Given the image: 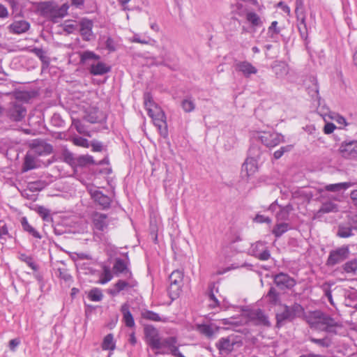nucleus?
<instances>
[{
    "label": "nucleus",
    "instance_id": "f257e3e1",
    "mask_svg": "<svg viewBox=\"0 0 357 357\" xmlns=\"http://www.w3.org/2000/svg\"><path fill=\"white\" fill-rule=\"evenodd\" d=\"M305 319L311 329L333 335H337V329L342 327L341 323L321 310L309 312Z\"/></svg>",
    "mask_w": 357,
    "mask_h": 357
},
{
    "label": "nucleus",
    "instance_id": "f03ea898",
    "mask_svg": "<svg viewBox=\"0 0 357 357\" xmlns=\"http://www.w3.org/2000/svg\"><path fill=\"white\" fill-rule=\"evenodd\" d=\"M144 106L148 115L152 119L154 125L158 128L161 136L167 137L168 135L166 116L163 110L155 104L150 93L144 94Z\"/></svg>",
    "mask_w": 357,
    "mask_h": 357
},
{
    "label": "nucleus",
    "instance_id": "7ed1b4c3",
    "mask_svg": "<svg viewBox=\"0 0 357 357\" xmlns=\"http://www.w3.org/2000/svg\"><path fill=\"white\" fill-rule=\"evenodd\" d=\"M39 9L41 15L56 23L58 22L59 20L63 18L68 15L69 4L65 3L61 6H59L54 1H47L42 2L40 4Z\"/></svg>",
    "mask_w": 357,
    "mask_h": 357
},
{
    "label": "nucleus",
    "instance_id": "20e7f679",
    "mask_svg": "<svg viewBox=\"0 0 357 357\" xmlns=\"http://www.w3.org/2000/svg\"><path fill=\"white\" fill-rule=\"evenodd\" d=\"M282 310L276 315V326L280 328L287 322L293 321L296 318L300 317L304 312L303 307L298 303L291 305H281Z\"/></svg>",
    "mask_w": 357,
    "mask_h": 357
},
{
    "label": "nucleus",
    "instance_id": "39448f33",
    "mask_svg": "<svg viewBox=\"0 0 357 357\" xmlns=\"http://www.w3.org/2000/svg\"><path fill=\"white\" fill-rule=\"evenodd\" d=\"M350 247L349 245H342L330 250L326 261L328 267H333L347 260L350 256Z\"/></svg>",
    "mask_w": 357,
    "mask_h": 357
},
{
    "label": "nucleus",
    "instance_id": "423d86ee",
    "mask_svg": "<svg viewBox=\"0 0 357 357\" xmlns=\"http://www.w3.org/2000/svg\"><path fill=\"white\" fill-rule=\"evenodd\" d=\"M6 114L11 121L19 122L25 117L26 109L20 101L16 100L10 102Z\"/></svg>",
    "mask_w": 357,
    "mask_h": 357
},
{
    "label": "nucleus",
    "instance_id": "0eeeda50",
    "mask_svg": "<svg viewBox=\"0 0 357 357\" xmlns=\"http://www.w3.org/2000/svg\"><path fill=\"white\" fill-rule=\"evenodd\" d=\"M257 138L268 148H273L285 142L282 135L274 131L259 132Z\"/></svg>",
    "mask_w": 357,
    "mask_h": 357
},
{
    "label": "nucleus",
    "instance_id": "6e6552de",
    "mask_svg": "<svg viewBox=\"0 0 357 357\" xmlns=\"http://www.w3.org/2000/svg\"><path fill=\"white\" fill-rule=\"evenodd\" d=\"M144 335L147 344L152 349H161V340L160 334L156 328L152 325H147L144 327Z\"/></svg>",
    "mask_w": 357,
    "mask_h": 357
},
{
    "label": "nucleus",
    "instance_id": "1a4fd4ad",
    "mask_svg": "<svg viewBox=\"0 0 357 357\" xmlns=\"http://www.w3.org/2000/svg\"><path fill=\"white\" fill-rule=\"evenodd\" d=\"M339 152L340 155L347 159L357 158V141H344L341 143Z\"/></svg>",
    "mask_w": 357,
    "mask_h": 357
},
{
    "label": "nucleus",
    "instance_id": "9d476101",
    "mask_svg": "<svg viewBox=\"0 0 357 357\" xmlns=\"http://www.w3.org/2000/svg\"><path fill=\"white\" fill-rule=\"evenodd\" d=\"M249 252L251 255L255 257L261 261H266L270 257L271 254L265 243L262 241H257L252 244Z\"/></svg>",
    "mask_w": 357,
    "mask_h": 357
},
{
    "label": "nucleus",
    "instance_id": "9b49d317",
    "mask_svg": "<svg viewBox=\"0 0 357 357\" xmlns=\"http://www.w3.org/2000/svg\"><path fill=\"white\" fill-rule=\"evenodd\" d=\"M275 284L280 289H290L296 285V280L288 274L280 273L273 277Z\"/></svg>",
    "mask_w": 357,
    "mask_h": 357
},
{
    "label": "nucleus",
    "instance_id": "f8f14e48",
    "mask_svg": "<svg viewBox=\"0 0 357 357\" xmlns=\"http://www.w3.org/2000/svg\"><path fill=\"white\" fill-rule=\"evenodd\" d=\"M127 277V280H119L114 285L113 289H109V293L112 296H116L121 291L128 290L137 286V282L132 278Z\"/></svg>",
    "mask_w": 357,
    "mask_h": 357
},
{
    "label": "nucleus",
    "instance_id": "ddd939ff",
    "mask_svg": "<svg viewBox=\"0 0 357 357\" xmlns=\"http://www.w3.org/2000/svg\"><path fill=\"white\" fill-rule=\"evenodd\" d=\"M89 194L94 202L98 204L102 209L106 210L110 208L112 199L97 189H90Z\"/></svg>",
    "mask_w": 357,
    "mask_h": 357
},
{
    "label": "nucleus",
    "instance_id": "4468645a",
    "mask_svg": "<svg viewBox=\"0 0 357 357\" xmlns=\"http://www.w3.org/2000/svg\"><path fill=\"white\" fill-rule=\"evenodd\" d=\"M235 344L236 341L234 337L228 336L221 337L215 345L220 354H229L233 351Z\"/></svg>",
    "mask_w": 357,
    "mask_h": 357
},
{
    "label": "nucleus",
    "instance_id": "2eb2a0df",
    "mask_svg": "<svg viewBox=\"0 0 357 357\" xmlns=\"http://www.w3.org/2000/svg\"><path fill=\"white\" fill-rule=\"evenodd\" d=\"M128 266V260L125 261L121 258H116L113 266V271L114 274L116 276H119L120 274H124L126 276H129V278H131L132 274L129 270Z\"/></svg>",
    "mask_w": 357,
    "mask_h": 357
},
{
    "label": "nucleus",
    "instance_id": "dca6fc26",
    "mask_svg": "<svg viewBox=\"0 0 357 357\" xmlns=\"http://www.w3.org/2000/svg\"><path fill=\"white\" fill-rule=\"evenodd\" d=\"M79 31L83 40L89 41L92 36V28L93 26L92 20L82 19L79 22Z\"/></svg>",
    "mask_w": 357,
    "mask_h": 357
},
{
    "label": "nucleus",
    "instance_id": "f3484780",
    "mask_svg": "<svg viewBox=\"0 0 357 357\" xmlns=\"http://www.w3.org/2000/svg\"><path fill=\"white\" fill-rule=\"evenodd\" d=\"M235 68L237 71L241 72L245 77H249L251 75H255L257 73V69L247 61L237 62Z\"/></svg>",
    "mask_w": 357,
    "mask_h": 357
},
{
    "label": "nucleus",
    "instance_id": "a211bd4d",
    "mask_svg": "<svg viewBox=\"0 0 357 357\" xmlns=\"http://www.w3.org/2000/svg\"><path fill=\"white\" fill-rule=\"evenodd\" d=\"M249 317L250 319L256 321L257 324L266 326H271L268 317L265 314L264 311L260 309L252 310L249 314Z\"/></svg>",
    "mask_w": 357,
    "mask_h": 357
},
{
    "label": "nucleus",
    "instance_id": "6ab92c4d",
    "mask_svg": "<svg viewBox=\"0 0 357 357\" xmlns=\"http://www.w3.org/2000/svg\"><path fill=\"white\" fill-rule=\"evenodd\" d=\"M93 223L96 229L103 231L108 226L107 215L96 212L93 215Z\"/></svg>",
    "mask_w": 357,
    "mask_h": 357
},
{
    "label": "nucleus",
    "instance_id": "aec40b11",
    "mask_svg": "<svg viewBox=\"0 0 357 357\" xmlns=\"http://www.w3.org/2000/svg\"><path fill=\"white\" fill-rule=\"evenodd\" d=\"M89 73L95 76L103 75L111 70V67L106 63L98 61L90 66Z\"/></svg>",
    "mask_w": 357,
    "mask_h": 357
},
{
    "label": "nucleus",
    "instance_id": "412c9836",
    "mask_svg": "<svg viewBox=\"0 0 357 357\" xmlns=\"http://www.w3.org/2000/svg\"><path fill=\"white\" fill-rule=\"evenodd\" d=\"M29 28V23L25 20L15 21L8 26L9 31L16 34L25 33Z\"/></svg>",
    "mask_w": 357,
    "mask_h": 357
},
{
    "label": "nucleus",
    "instance_id": "4be33fe9",
    "mask_svg": "<svg viewBox=\"0 0 357 357\" xmlns=\"http://www.w3.org/2000/svg\"><path fill=\"white\" fill-rule=\"evenodd\" d=\"M52 151V146L44 142L33 144L30 151L35 156L50 154Z\"/></svg>",
    "mask_w": 357,
    "mask_h": 357
},
{
    "label": "nucleus",
    "instance_id": "5701e85b",
    "mask_svg": "<svg viewBox=\"0 0 357 357\" xmlns=\"http://www.w3.org/2000/svg\"><path fill=\"white\" fill-rule=\"evenodd\" d=\"M121 312L123 314V321L126 326L133 328L135 326V320L132 314L130 311V307L128 303H123L121 307Z\"/></svg>",
    "mask_w": 357,
    "mask_h": 357
},
{
    "label": "nucleus",
    "instance_id": "b1692460",
    "mask_svg": "<svg viewBox=\"0 0 357 357\" xmlns=\"http://www.w3.org/2000/svg\"><path fill=\"white\" fill-rule=\"evenodd\" d=\"M141 317L142 319L147 321L166 323L167 318L164 316H160L159 314L146 309H144L141 312Z\"/></svg>",
    "mask_w": 357,
    "mask_h": 357
},
{
    "label": "nucleus",
    "instance_id": "393cba45",
    "mask_svg": "<svg viewBox=\"0 0 357 357\" xmlns=\"http://www.w3.org/2000/svg\"><path fill=\"white\" fill-rule=\"evenodd\" d=\"M336 235L340 238H347L354 236V233L351 225L347 222L338 225Z\"/></svg>",
    "mask_w": 357,
    "mask_h": 357
},
{
    "label": "nucleus",
    "instance_id": "a878e982",
    "mask_svg": "<svg viewBox=\"0 0 357 357\" xmlns=\"http://www.w3.org/2000/svg\"><path fill=\"white\" fill-rule=\"evenodd\" d=\"M198 331L208 338H211L218 331L219 328L213 324H199Z\"/></svg>",
    "mask_w": 357,
    "mask_h": 357
},
{
    "label": "nucleus",
    "instance_id": "bb28decb",
    "mask_svg": "<svg viewBox=\"0 0 357 357\" xmlns=\"http://www.w3.org/2000/svg\"><path fill=\"white\" fill-rule=\"evenodd\" d=\"M36 167L37 165L36 161V156L29 151L26 154L24 157V161L22 166V172H28L31 169H36Z\"/></svg>",
    "mask_w": 357,
    "mask_h": 357
},
{
    "label": "nucleus",
    "instance_id": "cd10ccee",
    "mask_svg": "<svg viewBox=\"0 0 357 357\" xmlns=\"http://www.w3.org/2000/svg\"><path fill=\"white\" fill-rule=\"evenodd\" d=\"M257 169L256 162L252 159H247L242 165V173L245 172L247 176L253 174Z\"/></svg>",
    "mask_w": 357,
    "mask_h": 357
},
{
    "label": "nucleus",
    "instance_id": "c85d7f7f",
    "mask_svg": "<svg viewBox=\"0 0 357 357\" xmlns=\"http://www.w3.org/2000/svg\"><path fill=\"white\" fill-rule=\"evenodd\" d=\"M342 271L347 274L355 275L357 273V259L354 258L346 261L341 266Z\"/></svg>",
    "mask_w": 357,
    "mask_h": 357
},
{
    "label": "nucleus",
    "instance_id": "c756f323",
    "mask_svg": "<svg viewBox=\"0 0 357 357\" xmlns=\"http://www.w3.org/2000/svg\"><path fill=\"white\" fill-rule=\"evenodd\" d=\"M293 211L291 204H287L285 206H280V211L276 214L278 221L287 220L290 213Z\"/></svg>",
    "mask_w": 357,
    "mask_h": 357
},
{
    "label": "nucleus",
    "instance_id": "7c9ffc66",
    "mask_svg": "<svg viewBox=\"0 0 357 357\" xmlns=\"http://www.w3.org/2000/svg\"><path fill=\"white\" fill-rule=\"evenodd\" d=\"M353 185L354 183L351 182L337 183L327 185L325 186V189L326 190L329 192H338L342 190H347L349 188L351 187Z\"/></svg>",
    "mask_w": 357,
    "mask_h": 357
},
{
    "label": "nucleus",
    "instance_id": "2f4dec72",
    "mask_svg": "<svg viewBox=\"0 0 357 357\" xmlns=\"http://www.w3.org/2000/svg\"><path fill=\"white\" fill-rule=\"evenodd\" d=\"M21 225L22 229L28 232L29 234L33 236L34 238L40 239L42 238L41 235L39 234L38 231H36L31 225L28 222L27 218L26 217H23L21 220Z\"/></svg>",
    "mask_w": 357,
    "mask_h": 357
},
{
    "label": "nucleus",
    "instance_id": "473e14b6",
    "mask_svg": "<svg viewBox=\"0 0 357 357\" xmlns=\"http://www.w3.org/2000/svg\"><path fill=\"white\" fill-rule=\"evenodd\" d=\"M309 340L322 348H328L332 344L331 338L328 335H326L323 338L319 339L313 337H309Z\"/></svg>",
    "mask_w": 357,
    "mask_h": 357
},
{
    "label": "nucleus",
    "instance_id": "72a5a7b5",
    "mask_svg": "<svg viewBox=\"0 0 357 357\" xmlns=\"http://www.w3.org/2000/svg\"><path fill=\"white\" fill-rule=\"evenodd\" d=\"M334 284V282H326L321 285V289L324 293V295L328 298V302L333 306H335V303L333 301V296H332V290L331 287Z\"/></svg>",
    "mask_w": 357,
    "mask_h": 357
},
{
    "label": "nucleus",
    "instance_id": "f704fd0d",
    "mask_svg": "<svg viewBox=\"0 0 357 357\" xmlns=\"http://www.w3.org/2000/svg\"><path fill=\"white\" fill-rule=\"evenodd\" d=\"M290 229L289 225L286 222L277 223L272 229V234L276 237H280Z\"/></svg>",
    "mask_w": 357,
    "mask_h": 357
},
{
    "label": "nucleus",
    "instance_id": "c9c22d12",
    "mask_svg": "<svg viewBox=\"0 0 357 357\" xmlns=\"http://www.w3.org/2000/svg\"><path fill=\"white\" fill-rule=\"evenodd\" d=\"M181 287L182 285L181 284L169 283L167 291L169 296L172 301L176 299L179 296L181 292Z\"/></svg>",
    "mask_w": 357,
    "mask_h": 357
},
{
    "label": "nucleus",
    "instance_id": "e433bc0d",
    "mask_svg": "<svg viewBox=\"0 0 357 357\" xmlns=\"http://www.w3.org/2000/svg\"><path fill=\"white\" fill-rule=\"evenodd\" d=\"M115 343L114 342V336L112 333L107 335L102 341V349L103 350L113 351L115 349Z\"/></svg>",
    "mask_w": 357,
    "mask_h": 357
},
{
    "label": "nucleus",
    "instance_id": "4c0bfd02",
    "mask_svg": "<svg viewBox=\"0 0 357 357\" xmlns=\"http://www.w3.org/2000/svg\"><path fill=\"white\" fill-rule=\"evenodd\" d=\"M246 20L253 26H260L262 24L261 18L255 12H248L246 13Z\"/></svg>",
    "mask_w": 357,
    "mask_h": 357
},
{
    "label": "nucleus",
    "instance_id": "58836bf2",
    "mask_svg": "<svg viewBox=\"0 0 357 357\" xmlns=\"http://www.w3.org/2000/svg\"><path fill=\"white\" fill-rule=\"evenodd\" d=\"M183 274L178 270L174 271L169 277V283L182 285Z\"/></svg>",
    "mask_w": 357,
    "mask_h": 357
},
{
    "label": "nucleus",
    "instance_id": "ea45409f",
    "mask_svg": "<svg viewBox=\"0 0 357 357\" xmlns=\"http://www.w3.org/2000/svg\"><path fill=\"white\" fill-rule=\"evenodd\" d=\"M266 297L268 302L273 305H277L280 302V295L274 287H271Z\"/></svg>",
    "mask_w": 357,
    "mask_h": 357
},
{
    "label": "nucleus",
    "instance_id": "a19ab883",
    "mask_svg": "<svg viewBox=\"0 0 357 357\" xmlns=\"http://www.w3.org/2000/svg\"><path fill=\"white\" fill-rule=\"evenodd\" d=\"M112 279V274L111 273V270L108 266H103L102 273L100 275V278L99 280V283L102 284H105L109 282Z\"/></svg>",
    "mask_w": 357,
    "mask_h": 357
},
{
    "label": "nucleus",
    "instance_id": "79ce46f5",
    "mask_svg": "<svg viewBox=\"0 0 357 357\" xmlns=\"http://www.w3.org/2000/svg\"><path fill=\"white\" fill-rule=\"evenodd\" d=\"M232 12L239 15H243L246 12L245 3L243 0H236V2L232 4Z\"/></svg>",
    "mask_w": 357,
    "mask_h": 357
},
{
    "label": "nucleus",
    "instance_id": "37998d69",
    "mask_svg": "<svg viewBox=\"0 0 357 357\" xmlns=\"http://www.w3.org/2000/svg\"><path fill=\"white\" fill-rule=\"evenodd\" d=\"M337 211V206L331 202H328L324 203L321 205L318 213H331V212H335Z\"/></svg>",
    "mask_w": 357,
    "mask_h": 357
},
{
    "label": "nucleus",
    "instance_id": "c03bdc74",
    "mask_svg": "<svg viewBox=\"0 0 357 357\" xmlns=\"http://www.w3.org/2000/svg\"><path fill=\"white\" fill-rule=\"evenodd\" d=\"M88 297L92 301L98 302L102 299L103 294L101 289L93 288L89 292Z\"/></svg>",
    "mask_w": 357,
    "mask_h": 357
},
{
    "label": "nucleus",
    "instance_id": "a18cd8bd",
    "mask_svg": "<svg viewBox=\"0 0 357 357\" xmlns=\"http://www.w3.org/2000/svg\"><path fill=\"white\" fill-rule=\"evenodd\" d=\"M298 29L300 32L301 38L306 40L308 35L307 25L305 23V17L304 15H303L301 18L300 22L298 24Z\"/></svg>",
    "mask_w": 357,
    "mask_h": 357
},
{
    "label": "nucleus",
    "instance_id": "49530a36",
    "mask_svg": "<svg viewBox=\"0 0 357 357\" xmlns=\"http://www.w3.org/2000/svg\"><path fill=\"white\" fill-rule=\"evenodd\" d=\"M344 296L347 306H351V303L357 301V291L354 289L347 291Z\"/></svg>",
    "mask_w": 357,
    "mask_h": 357
},
{
    "label": "nucleus",
    "instance_id": "de8ad7c7",
    "mask_svg": "<svg viewBox=\"0 0 357 357\" xmlns=\"http://www.w3.org/2000/svg\"><path fill=\"white\" fill-rule=\"evenodd\" d=\"M93 158L89 155H83L77 158L76 165L85 166L89 164H93Z\"/></svg>",
    "mask_w": 357,
    "mask_h": 357
},
{
    "label": "nucleus",
    "instance_id": "09e8293b",
    "mask_svg": "<svg viewBox=\"0 0 357 357\" xmlns=\"http://www.w3.org/2000/svg\"><path fill=\"white\" fill-rule=\"evenodd\" d=\"M19 259L22 261L25 262L32 270H38V266L35 264L31 256H28L26 254H20Z\"/></svg>",
    "mask_w": 357,
    "mask_h": 357
},
{
    "label": "nucleus",
    "instance_id": "8fccbe9b",
    "mask_svg": "<svg viewBox=\"0 0 357 357\" xmlns=\"http://www.w3.org/2000/svg\"><path fill=\"white\" fill-rule=\"evenodd\" d=\"M289 69L287 65L281 63L275 66V73L278 78H281L288 73Z\"/></svg>",
    "mask_w": 357,
    "mask_h": 357
},
{
    "label": "nucleus",
    "instance_id": "3c124183",
    "mask_svg": "<svg viewBox=\"0 0 357 357\" xmlns=\"http://www.w3.org/2000/svg\"><path fill=\"white\" fill-rule=\"evenodd\" d=\"M100 56L91 51H84L80 54V61L84 63L87 60H98Z\"/></svg>",
    "mask_w": 357,
    "mask_h": 357
},
{
    "label": "nucleus",
    "instance_id": "603ef678",
    "mask_svg": "<svg viewBox=\"0 0 357 357\" xmlns=\"http://www.w3.org/2000/svg\"><path fill=\"white\" fill-rule=\"evenodd\" d=\"M130 41L132 43H137L145 45H153L152 43L155 42L154 40H152L150 38L142 39L139 34H135L131 38H130Z\"/></svg>",
    "mask_w": 357,
    "mask_h": 357
},
{
    "label": "nucleus",
    "instance_id": "864d4df0",
    "mask_svg": "<svg viewBox=\"0 0 357 357\" xmlns=\"http://www.w3.org/2000/svg\"><path fill=\"white\" fill-rule=\"evenodd\" d=\"M63 160L70 165H76L77 158L74 157V155L70 151L66 150L63 154Z\"/></svg>",
    "mask_w": 357,
    "mask_h": 357
},
{
    "label": "nucleus",
    "instance_id": "5fc2aeb1",
    "mask_svg": "<svg viewBox=\"0 0 357 357\" xmlns=\"http://www.w3.org/2000/svg\"><path fill=\"white\" fill-rule=\"evenodd\" d=\"M292 149V145L281 146L278 150L274 152L273 157L275 160H278L284 155V153L291 151Z\"/></svg>",
    "mask_w": 357,
    "mask_h": 357
},
{
    "label": "nucleus",
    "instance_id": "6e6d98bb",
    "mask_svg": "<svg viewBox=\"0 0 357 357\" xmlns=\"http://www.w3.org/2000/svg\"><path fill=\"white\" fill-rule=\"evenodd\" d=\"M73 126L75 128V129L79 134H83L85 135L90 136L87 133V132L85 129L84 125L81 122L80 120L73 119Z\"/></svg>",
    "mask_w": 357,
    "mask_h": 357
},
{
    "label": "nucleus",
    "instance_id": "4d7b16f0",
    "mask_svg": "<svg viewBox=\"0 0 357 357\" xmlns=\"http://www.w3.org/2000/svg\"><path fill=\"white\" fill-rule=\"evenodd\" d=\"M181 107L185 112H191L195 109V105L192 100L184 99L181 102Z\"/></svg>",
    "mask_w": 357,
    "mask_h": 357
},
{
    "label": "nucleus",
    "instance_id": "13d9d810",
    "mask_svg": "<svg viewBox=\"0 0 357 357\" xmlns=\"http://www.w3.org/2000/svg\"><path fill=\"white\" fill-rule=\"evenodd\" d=\"M215 290L216 292L218 291V288L216 287V284L215 282H211L208 284V296L210 301H213L214 300H218L215 297L214 291Z\"/></svg>",
    "mask_w": 357,
    "mask_h": 357
},
{
    "label": "nucleus",
    "instance_id": "bf43d9fd",
    "mask_svg": "<svg viewBox=\"0 0 357 357\" xmlns=\"http://www.w3.org/2000/svg\"><path fill=\"white\" fill-rule=\"evenodd\" d=\"M280 30L278 27V22L273 21L268 27V33L270 34L272 38H273L275 35H278L280 33Z\"/></svg>",
    "mask_w": 357,
    "mask_h": 357
},
{
    "label": "nucleus",
    "instance_id": "052dcab7",
    "mask_svg": "<svg viewBox=\"0 0 357 357\" xmlns=\"http://www.w3.org/2000/svg\"><path fill=\"white\" fill-rule=\"evenodd\" d=\"M73 141L74 144L79 146L88 148L90 146V144H89V142L88 141V139L81 137H75Z\"/></svg>",
    "mask_w": 357,
    "mask_h": 357
},
{
    "label": "nucleus",
    "instance_id": "680f3d73",
    "mask_svg": "<svg viewBox=\"0 0 357 357\" xmlns=\"http://www.w3.org/2000/svg\"><path fill=\"white\" fill-rule=\"evenodd\" d=\"M58 271L59 272V277H60V278L63 280L65 282H70V281H72V276L68 273L67 269L59 268Z\"/></svg>",
    "mask_w": 357,
    "mask_h": 357
},
{
    "label": "nucleus",
    "instance_id": "e2e57ef3",
    "mask_svg": "<svg viewBox=\"0 0 357 357\" xmlns=\"http://www.w3.org/2000/svg\"><path fill=\"white\" fill-rule=\"evenodd\" d=\"M96 113L97 110H95L93 113L86 114L84 119L91 123H95L98 121V116Z\"/></svg>",
    "mask_w": 357,
    "mask_h": 357
},
{
    "label": "nucleus",
    "instance_id": "0e129e2a",
    "mask_svg": "<svg viewBox=\"0 0 357 357\" xmlns=\"http://www.w3.org/2000/svg\"><path fill=\"white\" fill-rule=\"evenodd\" d=\"M348 222L351 225L353 231H357V214H354L348 217Z\"/></svg>",
    "mask_w": 357,
    "mask_h": 357
},
{
    "label": "nucleus",
    "instance_id": "69168bd1",
    "mask_svg": "<svg viewBox=\"0 0 357 357\" xmlns=\"http://www.w3.org/2000/svg\"><path fill=\"white\" fill-rule=\"evenodd\" d=\"M31 52L34 53L43 62L45 61L46 56L43 49L35 47L31 50Z\"/></svg>",
    "mask_w": 357,
    "mask_h": 357
},
{
    "label": "nucleus",
    "instance_id": "338daca9",
    "mask_svg": "<svg viewBox=\"0 0 357 357\" xmlns=\"http://www.w3.org/2000/svg\"><path fill=\"white\" fill-rule=\"evenodd\" d=\"M336 128V126L333 123H327L324 127V132L325 134H331Z\"/></svg>",
    "mask_w": 357,
    "mask_h": 357
},
{
    "label": "nucleus",
    "instance_id": "774afa93",
    "mask_svg": "<svg viewBox=\"0 0 357 357\" xmlns=\"http://www.w3.org/2000/svg\"><path fill=\"white\" fill-rule=\"evenodd\" d=\"M37 212L43 220H46L47 217L49 216V211L43 206H39L37 209Z\"/></svg>",
    "mask_w": 357,
    "mask_h": 357
}]
</instances>
